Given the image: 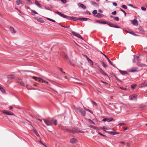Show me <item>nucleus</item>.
I'll return each mask as SVG.
<instances>
[{
	"mask_svg": "<svg viewBox=\"0 0 147 147\" xmlns=\"http://www.w3.org/2000/svg\"><path fill=\"white\" fill-rule=\"evenodd\" d=\"M98 11L99 12H100V13H103V11H102L100 9H99L98 10Z\"/></svg>",
	"mask_w": 147,
	"mask_h": 147,
	"instance_id": "338daca9",
	"label": "nucleus"
},
{
	"mask_svg": "<svg viewBox=\"0 0 147 147\" xmlns=\"http://www.w3.org/2000/svg\"><path fill=\"white\" fill-rule=\"evenodd\" d=\"M114 20H115L118 21H119V18L118 17H114Z\"/></svg>",
	"mask_w": 147,
	"mask_h": 147,
	"instance_id": "37998d69",
	"label": "nucleus"
},
{
	"mask_svg": "<svg viewBox=\"0 0 147 147\" xmlns=\"http://www.w3.org/2000/svg\"><path fill=\"white\" fill-rule=\"evenodd\" d=\"M34 79L36 81H38L39 82H40V81H42V82H44L45 83H48V82L47 81L40 78L35 77Z\"/></svg>",
	"mask_w": 147,
	"mask_h": 147,
	"instance_id": "0eeeda50",
	"label": "nucleus"
},
{
	"mask_svg": "<svg viewBox=\"0 0 147 147\" xmlns=\"http://www.w3.org/2000/svg\"><path fill=\"white\" fill-rule=\"evenodd\" d=\"M118 125L120 126H125L126 125L125 123H120L118 124Z\"/></svg>",
	"mask_w": 147,
	"mask_h": 147,
	"instance_id": "c03bdc74",
	"label": "nucleus"
},
{
	"mask_svg": "<svg viewBox=\"0 0 147 147\" xmlns=\"http://www.w3.org/2000/svg\"><path fill=\"white\" fill-rule=\"evenodd\" d=\"M122 7L124 9H127V6L125 5H123L122 6Z\"/></svg>",
	"mask_w": 147,
	"mask_h": 147,
	"instance_id": "a18cd8bd",
	"label": "nucleus"
},
{
	"mask_svg": "<svg viewBox=\"0 0 147 147\" xmlns=\"http://www.w3.org/2000/svg\"><path fill=\"white\" fill-rule=\"evenodd\" d=\"M102 66L105 68H106L108 67V65L106 64L104 62H102Z\"/></svg>",
	"mask_w": 147,
	"mask_h": 147,
	"instance_id": "c85d7f7f",
	"label": "nucleus"
},
{
	"mask_svg": "<svg viewBox=\"0 0 147 147\" xmlns=\"http://www.w3.org/2000/svg\"><path fill=\"white\" fill-rule=\"evenodd\" d=\"M92 103L94 104V105H97V103L95 102H94V101H93L92 102Z\"/></svg>",
	"mask_w": 147,
	"mask_h": 147,
	"instance_id": "69168bd1",
	"label": "nucleus"
},
{
	"mask_svg": "<svg viewBox=\"0 0 147 147\" xmlns=\"http://www.w3.org/2000/svg\"><path fill=\"white\" fill-rule=\"evenodd\" d=\"M60 55L65 58L68 59V58L67 55L65 53H60Z\"/></svg>",
	"mask_w": 147,
	"mask_h": 147,
	"instance_id": "aec40b11",
	"label": "nucleus"
},
{
	"mask_svg": "<svg viewBox=\"0 0 147 147\" xmlns=\"http://www.w3.org/2000/svg\"><path fill=\"white\" fill-rule=\"evenodd\" d=\"M55 13H57V14L59 15V16H61L62 17L64 18L67 19V18H69V16L65 15L61 12H60L58 11H57L55 12Z\"/></svg>",
	"mask_w": 147,
	"mask_h": 147,
	"instance_id": "f03ea898",
	"label": "nucleus"
},
{
	"mask_svg": "<svg viewBox=\"0 0 147 147\" xmlns=\"http://www.w3.org/2000/svg\"><path fill=\"white\" fill-rule=\"evenodd\" d=\"M77 141V140L76 139H75L74 138H72L70 140V143L72 144H74V143H76V142Z\"/></svg>",
	"mask_w": 147,
	"mask_h": 147,
	"instance_id": "dca6fc26",
	"label": "nucleus"
},
{
	"mask_svg": "<svg viewBox=\"0 0 147 147\" xmlns=\"http://www.w3.org/2000/svg\"><path fill=\"white\" fill-rule=\"evenodd\" d=\"M60 1L61 2H63L64 3H66L67 2V1L66 0H60Z\"/></svg>",
	"mask_w": 147,
	"mask_h": 147,
	"instance_id": "864d4df0",
	"label": "nucleus"
},
{
	"mask_svg": "<svg viewBox=\"0 0 147 147\" xmlns=\"http://www.w3.org/2000/svg\"><path fill=\"white\" fill-rule=\"evenodd\" d=\"M138 71V69L137 68L133 67L129 70V71L130 72H137Z\"/></svg>",
	"mask_w": 147,
	"mask_h": 147,
	"instance_id": "9b49d317",
	"label": "nucleus"
},
{
	"mask_svg": "<svg viewBox=\"0 0 147 147\" xmlns=\"http://www.w3.org/2000/svg\"><path fill=\"white\" fill-rule=\"evenodd\" d=\"M2 112L6 115H9V111H8L4 110L2 111Z\"/></svg>",
	"mask_w": 147,
	"mask_h": 147,
	"instance_id": "cd10ccee",
	"label": "nucleus"
},
{
	"mask_svg": "<svg viewBox=\"0 0 147 147\" xmlns=\"http://www.w3.org/2000/svg\"><path fill=\"white\" fill-rule=\"evenodd\" d=\"M91 65H93V61L90 59H89V61L88 62Z\"/></svg>",
	"mask_w": 147,
	"mask_h": 147,
	"instance_id": "79ce46f5",
	"label": "nucleus"
},
{
	"mask_svg": "<svg viewBox=\"0 0 147 147\" xmlns=\"http://www.w3.org/2000/svg\"><path fill=\"white\" fill-rule=\"evenodd\" d=\"M36 20L40 23H44V21L40 18H36Z\"/></svg>",
	"mask_w": 147,
	"mask_h": 147,
	"instance_id": "393cba45",
	"label": "nucleus"
},
{
	"mask_svg": "<svg viewBox=\"0 0 147 147\" xmlns=\"http://www.w3.org/2000/svg\"><path fill=\"white\" fill-rule=\"evenodd\" d=\"M85 13L89 14V15H90L91 13L88 10H87L86 11V12Z\"/></svg>",
	"mask_w": 147,
	"mask_h": 147,
	"instance_id": "5fc2aeb1",
	"label": "nucleus"
},
{
	"mask_svg": "<svg viewBox=\"0 0 147 147\" xmlns=\"http://www.w3.org/2000/svg\"><path fill=\"white\" fill-rule=\"evenodd\" d=\"M78 5L79 7H80L83 9H85L86 8V6L83 4L79 3Z\"/></svg>",
	"mask_w": 147,
	"mask_h": 147,
	"instance_id": "b1692460",
	"label": "nucleus"
},
{
	"mask_svg": "<svg viewBox=\"0 0 147 147\" xmlns=\"http://www.w3.org/2000/svg\"><path fill=\"white\" fill-rule=\"evenodd\" d=\"M80 20L81 21H86L88 20L89 19L88 18H80Z\"/></svg>",
	"mask_w": 147,
	"mask_h": 147,
	"instance_id": "2f4dec72",
	"label": "nucleus"
},
{
	"mask_svg": "<svg viewBox=\"0 0 147 147\" xmlns=\"http://www.w3.org/2000/svg\"><path fill=\"white\" fill-rule=\"evenodd\" d=\"M134 58L135 59H136L138 61H139L140 60L139 57L138 56H134Z\"/></svg>",
	"mask_w": 147,
	"mask_h": 147,
	"instance_id": "a19ab883",
	"label": "nucleus"
},
{
	"mask_svg": "<svg viewBox=\"0 0 147 147\" xmlns=\"http://www.w3.org/2000/svg\"><path fill=\"white\" fill-rule=\"evenodd\" d=\"M96 16L98 18H101L102 17V14L100 13H98L97 14Z\"/></svg>",
	"mask_w": 147,
	"mask_h": 147,
	"instance_id": "7c9ffc66",
	"label": "nucleus"
},
{
	"mask_svg": "<svg viewBox=\"0 0 147 147\" xmlns=\"http://www.w3.org/2000/svg\"><path fill=\"white\" fill-rule=\"evenodd\" d=\"M15 77V76L14 75H10V80L12 79Z\"/></svg>",
	"mask_w": 147,
	"mask_h": 147,
	"instance_id": "72a5a7b5",
	"label": "nucleus"
},
{
	"mask_svg": "<svg viewBox=\"0 0 147 147\" xmlns=\"http://www.w3.org/2000/svg\"><path fill=\"white\" fill-rule=\"evenodd\" d=\"M60 55L65 58L68 59V58L67 55L65 53H60Z\"/></svg>",
	"mask_w": 147,
	"mask_h": 147,
	"instance_id": "6ab92c4d",
	"label": "nucleus"
},
{
	"mask_svg": "<svg viewBox=\"0 0 147 147\" xmlns=\"http://www.w3.org/2000/svg\"><path fill=\"white\" fill-rule=\"evenodd\" d=\"M90 3L92 5H94L95 7H98L99 6V5L95 1H91Z\"/></svg>",
	"mask_w": 147,
	"mask_h": 147,
	"instance_id": "4468645a",
	"label": "nucleus"
},
{
	"mask_svg": "<svg viewBox=\"0 0 147 147\" xmlns=\"http://www.w3.org/2000/svg\"><path fill=\"white\" fill-rule=\"evenodd\" d=\"M72 33L73 35H74V36L79 38L80 39H83V38L78 33L72 31Z\"/></svg>",
	"mask_w": 147,
	"mask_h": 147,
	"instance_id": "39448f33",
	"label": "nucleus"
},
{
	"mask_svg": "<svg viewBox=\"0 0 147 147\" xmlns=\"http://www.w3.org/2000/svg\"><path fill=\"white\" fill-rule=\"evenodd\" d=\"M31 11L32 15L33 16L35 15V14H38V13L35 11L32 10Z\"/></svg>",
	"mask_w": 147,
	"mask_h": 147,
	"instance_id": "c756f323",
	"label": "nucleus"
},
{
	"mask_svg": "<svg viewBox=\"0 0 147 147\" xmlns=\"http://www.w3.org/2000/svg\"><path fill=\"white\" fill-rule=\"evenodd\" d=\"M132 23L133 25L135 26H137L138 24V21L136 19L133 20L132 21Z\"/></svg>",
	"mask_w": 147,
	"mask_h": 147,
	"instance_id": "5701e85b",
	"label": "nucleus"
},
{
	"mask_svg": "<svg viewBox=\"0 0 147 147\" xmlns=\"http://www.w3.org/2000/svg\"><path fill=\"white\" fill-rule=\"evenodd\" d=\"M86 119L87 120V121L88 122H89V123H92V124H95L94 122L92 121L91 119Z\"/></svg>",
	"mask_w": 147,
	"mask_h": 147,
	"instance_id": "a878e982",
	"label": "nucleus"
},
{
	"mask_svg": "<svg viewBox=\"0 0 147 147\" xmlns=\"http://www.w3.org/2000/svg\"><path fill=\"white\" fill-rule=\"evenodd\" d=\"M120 10L122 12H123L125 14V16L126 15V13H125V11H124L123 10L121 9V8H120Z\"/></svg>",
	"mask_w": 147,
	"mask_h": 147,
	"instance_id": "de8ad7c7",
	"label": "nucleus"
},
{
	"mask_svg": "<svg viewBox=\"0 0 147 147\" xmlns=\"http://www.w3.org/2000/svg\"><path fill=\"white\" fill-rule=\"evenodd\" d=\"M129 98L131 100H136L137 99L136 97L134 95H130Z\"/></svg>",
	"mask_w": 147,
	"mask_h": 147,
	"instance_id": "4be33fe9",
	"label": "nucleus"
},
{
	"mask_svg": "<svg viewBox=\"0 0 147 147\" xmlns=\"http://www.w3.org/2000/svg\"><path fill=\"white\" fill-rule=\"evenodd\" d=\"M27 123L29 124V125H30L31 126H32V124H31V122L30 121H28V120H27Z\"/></svg>",
	"mask_w": 147,
	"mask_h": 147,
	"instance_id": "8fccbe9b",
	"label": "nucleus"
},
{
	"mask_svg": "<svg viewBox=\"0 0 147 147\" xmlns=\"http://www.w3.org/2000/svg\"><path fill=\"white\" fill-rule=\"evenodd\" d=\"M107 22L104 21L103 20H101V24H107Z\"/></svg>",
	"mask_w": 147,
	"mask_h": 147,
	"instance_id": "49530a36",
	"label": "nucleus"
},
{
	"mask_svg": "<svg viewBox=\"0 0 147 147\" xmlns=\"http://www.w3.org/2000/svg\"><path fill=\"white\" fill-rule=\"evenodd\" d=\"M104 131L108 133V134H110L113 135H115L117 134H119V133H118L117 132H114V131H106V130H104Z\"/></svg>",
	"mask_w": 147,
	"mask_h": 147,
	"instance_id": "ddd939ff",
	"label": "nucleus"
},
{
	"mask_svg": "<svg viewBox=\"0 0 147 147\" xmlns=\"http://www.w3.org/2000/svg\"><path fill=\"white\" fill-rule=\"evenodd\" d=\"M34 132L35 133V134L38 136H39V135L38 134V133L37 132V131H36V130H35L34 131Z\"/></svg>",
	"mask_w": 147,
	"mask_h": 147,
	"instance_id": "3c124183",
	"label": "nucleus"
},
{
	"mask_svg": "<svg viewBox=\"0 0 147 147\" xmlns=\"http://www.w3.org/2000/svg\"><path fill=\"white\" fill-rule=\"evenodd\" d=\"M107 24L110 27H114L116 28H120V27L119 26L116 25L114 24L111 23L110 22L108 23L107 22Z\"/></svg>",
	"mask_w": 147,
	"mask_h": 147,
	"instance_id": "423d86ee",
	"label": "nucleus"
},
{
	"mask_svg": "<svg viewBox=\"0 0 147 147\" xmlns=\"http://www.w3.org/2000/svg\"><path fill=\"white\" fill-rule=\"evenodd\" d=\"M97 22L101 24V20H97L96 21Z\"/></svg>",
	"mask_w": 147,
	"mask_h": 147,
	"instance_id": "e2e57ef3",
	"label": "nucleus"
},
{
	"mask_svg": "<svg viewBox=\"0 0 147 147\" xmlns=\"http://www.w3.org/2000/svg\"><path fill=\"white\" fill-rule=\"evenodd\" d=\"M127 32L128 33H130V34H132L134 36H138L136 34H135L134 33H133L132 32H128V31H127Z\"/></svg>",
	"mask_w": 147,
	"mask_h": 147,
	"instance_id": "c9c22d12",
	"label": "nucleus"
},
{
	"mask_svg": "<svg viewBox=\"0 0 147 147\" xmlns=\"http://www.w3.org/2000/svg\"><path fill=\"white\" fill-rule=\"evenodd\" d=\"M98 70L100 72V73L103 75L105 76H108V75L104 72V71L102 69H101L100 67H98Z\"/></svg>",
	"mask_w": 147,
	"mask_h": 147,
	"instance_id": "1a4fd4ad",
	"label": "nucleus"
},
{
	"mask_svg": "<svg viewBox=\"0 0 147 147\" xmlns=\"http://www.w3.org/2000/svg\"><path fill=\"white\" fill-rule=\"evenodd\" d=\"M100 128L101 129H103L104 131V130H104L105 129L107 130L109 129L107 127H106V126H103L102 127H101Z\"/></svg>",
	"mask_w": 147,
	"mask_h": 147,
	"instance_id": "e433bc0d",
	"label": "nucleus"
},
{
	"mask_svg": "<svg viewBox=\"0 0 147 147\" xmlns=\"http://www.w3.org/2000/svg\"><path fill=\"white\" fill-rule=\"evenodd\" d=\"M111 14L112 15H116V11H114L113 12H112L111 13Z\"/></svg>",
	"mask_w": 147,
	"mask_h": 147,
	"instance_id": "4d7b16f0",
	"label": "nucleus"
},
{
	"mask_svg": "<svg viewBox=\"0 0 147 147\" xmlns=\"http://www.w3.org/2000/svg\"><path fill=\"white\" fill-rule=\"evenodd\" d=\"M77 110L81 113V115L84 116H86V111H84L82 109L80 108H78L77 109Z\"/></svg>",
	"mask_w": 147,
	"mask_h": 147,
	"instance_id": "20e7f679",
	"label": "nucleus"
},
{
	"mask_svg": "<svg viewBox=\"0 0 147 147\" xmlns=\"http://www.w3.org/2000/svg\"><path fill=\"white\" fill-rule=\"evenodd\" d=\"M141 9L143 11H145L146 10V8L143 7H141Z\"/></svg>",
	"mask_w": 147,
	"mask_h": 147,
	"instance_id": "603ef678",
	"label": "nucleus"
},
{
	"mask_svg": "<svg viewBox=\"0 0 147 147\" xmlns=\"http://www.w3.org/2000/svg\"><path fill=\"white\" fill-rule=\"evenodd\" d=\"M42 120L47 126L52 125L53 123L54 125H57V120L53 118H48L47 119H43Z\"/></svg>",
	"mask_w": 147,
	"mask_h": 147,
	"instance_id": "f257e3e1",
	"label": "nucleus"
},
{
	"mask_svg": "<svg viewBox=\"0 0 147 147\" xmlns=\"http://www.w3.org/2000/svg\"><path fill=\"white\" fill-rule=\"evenodd\" d=\"M136 85H132L131 86V87L133 89H134L136 87Z\"/></svg>",
	"mask_w": 147,
	"mask_h": 147,
	"instance_id": "09e8293b",
	"label": "nucleus"
},
{
	"mask_svg": "<svg viewBox=\"0 0 147 147\" xmlns=\"http://www.w3.org/2000/svg\"><path fill=\"white\" fill-rule=\"evenodd\" d=\"M35 4L39 7L40 8H42V6L39 3L38 1L37 0L35 1Z\"/></svg>",
	"mask_w": 147,
	"mask_h": 147,
	"instance_id": "a211bd4d",
	"label": "nucleus"
},
{
	"mask_svg": "<svg viewBox=\"0 0 147 147\" xmlns=\"http://www.w3.org/2000/svg\"><path fill=\"white\" fill-rule=\"evenodd\" d=\"M113 5L115 6L117 5V4L115 2H113Z\"/></svg>",
	"mask_w": 147,
	"mask_h": 147,
	"instance_id": "bf43d9fd",
	"label": "nucleus"
},
{
	"mask_svg": "<svg viewBox=\"0 0 147 147\" xmlns=\"http://www.w3.org/2000/svg\"><path fill=\"white\" fill-rule=\"evenodd\" d=\"M129 6H130L133 8H135L136 7H134V6H133V5H132V4H129V5H128Z\"/></svg>",
	"mask_w": 147,
	"mask_h": 147,
	"instance_id": "680f3d73",
	"label": "nucleus"
},
{
	"mask_svg": "<svg viewBox=\"0 0 147 147\" xmlns=\"http://www.w3.org/2000/svg\"><path fill=\"white\" fill-rule=\"evenodd\" d=\"M113 120V119L111 117H110L108 119H107V118H105L104 119L102 120V121H107L108 122H109L111 121H112Z\"/></svg>",
	"mask_w": 147,
	"mask_h": 147,
	"instance_id": "2eb2a0df",
	"label": "nucleus"
},
{
	"mask_svg": "<svg viewBox=\"0 0 147 147\" xmlns=\"http://www.w3.org/2000/svg\"><path fill=\"white\" fill-rule=\"evenodd\" d=\"M138 30L142 32H143L144 31L143 29L141 26H140L139 27V28H138Z\"/></svg>",
	"mask_w": 147,
	"mask_h": 147,
	"instance_id": "ea45409f",
	"label": "nucleus"
},
{
	"mask_svg": "<svg viewBox=\"0 0 147 147\" xmlns=\"http://www.w3.org/2000/svg\"><path fill=\"white\" fill-rule=\"evenodd\" d=\"M17 83L22 85L24 86H25V84L22 82V80L19 79H18L16 80Z\"/></svg>",
	"mask_w": 147,
	"mask_h": 147,
	"instance_id": "9d476101",
	"label": "nucleus"
},
{
	"mask_svg": "<svg viewBox=\"0 0 147 147\" xmlns=\"http://www.w3.org/2000/svg\"><path fill=\"white\" fill-rule=\"evenodd\" d=\"M10 115H14L15 116H16L13 113L10 111Z\"/></svg>",
	"mask_w": 147,
	"mask_h": 147,
	"instance_id": "052dcab7",
	"label": "nucleus"
},
{
	"mask_svg": "<svg viewBox=\"0 0 147 147\" xmlns=\"http://www.w3.org/2000/svg\"><path fill=\"white\" fill-rule=\"evenodd\" d=\"M103 55L107 59L108 61V62H109V63L111 65H113L114 67H115V65L113 64L112 62L110 61V60L108 58V57H107V56L106 55H105V54H103Z\"/></svg>",
	"mask_w": 147,
	"mask_h": 147,
	"instance_id": "f8f14e48",
	"label": "nucleus"
},
{
	"mask_svg": "<svg viewBox=\"0 0 147 147\" xmlns=\"http://www.w3.org/2000/svg\"><path fill=\"white\" fill-rule=\"evenodd\" d=\"M10 30L12 33L14 34H15L16 32L13 28L12 27H10Z\"/></svg>",
	"mask_w": 147,
	"mask_h": 147,
	"instance_id": "f3484780",
	"label": "nucleus"
},
{
	"mask_svg": "<svg viewBox=\"0 0 147 147\" xmlns=\"http://www.w3.org/2000/svg\"><path fill=\"white\" fill-rule=\"evenodd\" d=\"M119 71L122 75H125L128 74L127 72L126 71H122L121 70H119Z\"/></svg>",
	"mask_w": 147,
	"mask_h": 147,
	"instance_id": "412c9836",
	"label": "nucleus"
},
{
	"mask_svg": "<svg viewBox=\"0 0 147 147\" xmlns=\"http://www.w3.org/2000/svg\"><path fill=\"white\" fill-rule=\"evenodd\" d=\"M60 25L62 27L65 28H69V27H68L67 26H66L65 25L63 26V25H61V24Z\"/></svg>",
	"mask_w": 147,
	"mask_h": 147,
	"instance_id": "6e6d98bb",
	"label": "nucleus"
},
{
	"mask_svg": "<svg viewBox=\"0 0 147 147\" xmlns=\"http://www.w3.org/2000/svg\"><path fill=\"white\" fill-rule=\"evenodd\" d=\"M67 132H69L71 133L75 134L79 132H81L80 131L76 130L75 129H68L66 130Z\"/></svg>",
	"mask_w": 147,
	"mask_h": 147,
	"instance_id": "7ed1b4c3",
	"label": "nucleus"
},
{
	"mask_svg": "<svg viewBox=\"0 0 147 147\" xmlns=\"http://www.w3.org/2000/svg\"><path fill=\"white\" fill-rule=\"evenodd\" d=\"M69 18H67V19L68 20H72L74 21H77L78 20H80V18H76V17H70V16H69Z\"/></svg>",
	"mask_w": 147,
	"mask_h": 147,
	"instance_id": "6e6552de",
	"label": "nucleus"
},
{
	"mask_svg": "<svg viewBox=\"0 0 147 147\" xmlns=\"http://www.w3.org/2000/svg\"><path fill=\"white\" fill-rule=\"evenodd\" d=\"M120 143L122 144H124V142H120Z\"/></svg>",
	"mask_w": 147,
	"mask_h": 147,
	"instance_id": "774afa93",
	"label": "nucleus"
},
{
	"mask_svg": "<svg viewBox=\"0 0 147 147\" xmlns=\"http://www.w3.org/2000/svg\"><path fill=\"white\" fill-rule=\"evenodd\" d=\"M47 19L48 20L50 21H52V22H55V20H53L52 19H51V18H47Z\"/></svg>",
	"mask_w": 147,
	"mask_h": 147,
	"instance_id": "4c0bfd02",
	"label": "nucleus"
},
{
	"mask_svg": "<svg viewBox=\"0 0 147 147\" xmlns=\"http://www.w3.org/2000/svg\"><path fill=\"white\" fill-rule=\"evenodd\" d=\"M22 0H17L16 1V4L18 5H19L20 4H22Z\"/></svg>",
	"mask_w": 147,
	"mask_h": 147,
	"instance_id": "bb28decb",
	"label": "nucleus"
},
{
	"mask_svg": "<svg viewBox=\"0 0 147 147\" xmlns=\"http://www.w3.org/2000/svg\"><path fill=\"white\" fill-rule=\"evenodd\" d=\"M120 88L123 90H126V88H122V87H121Z\"/></svg>",
	"mask_w": 147,
	"mask_h": 147,
	"instance_id": "0e129e2a",
	"label": "nucleus"
},
{
	"mask_svg": "<svg viewBox=\"0 0 147 147\" xmlns=\"http://www.w3.org/2000/svg\"><path fill=\"white\" fill-rule=\"evenodd\" d=\"M89 127H90L91 128H92L93 129H96V130H98V128L97 127H96L94 126H92V125H89L88 126Z\"/></svg>",
	"mask_w": 147,
	"mask_h": 147,
	"instance_id": "f704fd0d",
	"label": "nucleus"
},
{
	"mask_svg": "<svg viewBox=\"0 0 147 147\" xmlns=\"http://www.w3.org/2000/svg\"><path fill=\"white\" fill-rule=\"evenodd\" d=\"M0 90L3 93L5 92V90L4 89L0 86Z\"/></svg>",
	"mask_w": 147,
	"mask_h": 147,
	"instance_id": "473e14b6",
	"label": "nucleus"
},
{
	"mask_svg": "<svg viewBox=\"0 0 147 147\" xmlns=\"http://www.w3.org/2000/svg\"><path fill=\"white\" fill-rule=\"evenodd\" d=\"M86 110L87 111H88L90 112L91 113L93 114V113L91 111L88 109H86Z\"/></svg>",
	"mask_w": 147,
	"mask_h": 147,
	"instance_id": "13d9d810",
	"label": "nucleus"
},
{
	"mask_svg": "<svg viewBox=\"0 0 147 147\" xmlns=\"http://www.w3.org/2000/svg\"><path fill=\"white\" fill-rule=\"evenodd\" d=\"M92 13L94 15H96L97 14V11L96 10H94L92 11Z\"/></svg>",
	"mask_w": 147,
	"mask_h": 147,
	"instance_id": "58836bf2",
	"label": "nucleus"
}]
</instances>
